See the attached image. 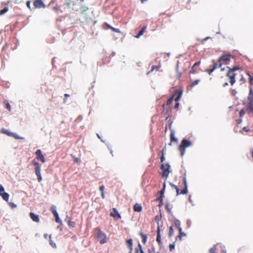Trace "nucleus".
<instances>
[{
  "instance_id": "f257e3e1",
  "label": "nucleus",
  "mask_w": 253,
  "mask_h": 253,
  "mask_svg": "<svg viewBox=\"0 0 253 253\" xmlns=\"http://www.w3.org/2000/svg\"><path fill=\"white\" fill-rule=\"evenodd\" d=\"M96 236L97 240L102 244L105 243L107 241L106 234L99 229L96 230Z\"/></svg>"
},
{
  "instance_id": "f03ea898",
  "label": "nucleus",
  "mask_w": 253,
  "mask_h": 253,
  "mask_svg": "<svg viewBox=\"0 0 253 253\" xmlns=\"http://www.w3.org/2000/svg\"><path fill=\"white\" fill-rule=\"evenodd\" d=\"M170 165L168 163L165 164H162L161 166V169L163 170L162 175L163 176L166 177V179L168 178L169 174L170 172Z\"/></svg>"
},
{
  "instance_id": "7ed1b4c3",
  "label": "nucleus",
  "mask_w": 253,
  "mask_h": 253,
  "mask_svg": "<svg viewBox=\"0 0 253 253\" xmlns=\"http://www.w3.org/2000/svg\"><path fill=\"white\" fill-rule=\"evenodd\" d=\"M33 164L35 167V173L37 176L38 180L39 182H41L42 180V177L41 174V166L38 162L34 161H33Z\"/></svg>"
},
{
  "instance_id": "20e7f679",
  "label": "nucleus",
  "mask_w": 253,
  "mask_h": 253,
  "mask_svg": "<svg viewBox=\"0 0 253 253\" xmlns=\"http://www.w3.org/2000/svg\"><path fill=\"white\" fill-rule=\"evenodd\" d=\"M231 57V55L230 54H223L219 58L217 62L220 63L223 62L225 64L227 65L230 61Z\"/></svg>"
},
{
  "instance_id": "39448f33",
  "label": "nucleus",
  "mask_w": 253,
  "mask_h": 253,
  "mask_svg": "<svg viewBox=\"0 0 253 253\" xmlns=\"http://www.w3.org/2000/svg\"><path fill=\"white\" fill-rule=\"evenodd\" d=\"M192 145V143L186 139H183L180 145L179 146V150H181V148L185 149L188 147L191 146Z\"/></svg>"
},
{
  "instance_id": "423d86ee",
  "label": "nucleus",
  "mask_w": 253,
  "mask_h": 253,
  "mask_svg": "<svg viewBox=\"0 0 253 253\" xmlns=\"http://www.w3.org/2000/svg\"><path fill=\"white\" fill-rule=\"evenodd\" d=\"M236 74L231 70L229 69L226 76L230 79V84L233 85L235 83V76Z\"/></svg>"
},
{
  "instance_id": "0eeeda50",
  "label": "nucleus",
  "mask_w": 253,
  "mask_h": 253,
  "mask_svg": "<svg viewBox=\"0 0 253 253\" xmlns=\"http://www.w3.org/2000/svg\"><path fill=\"white\" fill-rule=\"evenodd\" d=\"M1 132L3 133L4 134H5L9 136H11L16 139H19L21 138V137H19L17 134L12 132H10L9 130L4 129V128H2L1 130Z\"/></svg>"
},
{
  "instance_id": "6e6552de",
  "label": "nucleus",
  "mask_w": 253,
  "mask_h": 253,
  "mask_svg": "<svg viewBox=\"0 0 253 253\" xmlns=\"http://www.w3.org/2000/svg\"><path fill=\"white\" fill-rule=\"evenodd\" d=\"M0 196L5 201H8L9 195L7 193L4 192V189L1 184H0Z\"/></svg>"
},
{
  "instance_id": "1a4fd4ad",
  "label": "nucleus",
  "mask_w": 253,
  "mask_h": 253,
  "mask_svg": "<svg viewBox=\"0 0 253 253\" xmlns=\"http://www.w3.org/2000/svg\"><path fill=\"white\" fill-rule=\"evenodd\" d=\"M33 5L35 7V8H44L45 7V5L42 0H35L33 3Z\"/></svg>"
},
{
  "instance_id": "9d476101",
  "label": "nucleus",
  "mask_w": 253,
  "mask_h": 253,
  "mask_svg": "<svg viewBox=\"0 0 253 253\" xmlns=\"http://www.w3.org/2000/svg\"><path fill=\"white\" fill-rule=\"evenodd\" d=\"M35 154L36 155V158L39 161H41L43 163L45 162L44 156L42 155V151L40 149L37 150Z\"/></svg>"
},
{
  "instance_id": "9b49d317",
  "label": "nucleus",
  "mask_w": 253,
  "mask_h": 253,
  "mask_svg": "<svg viewBox=\"0 0 253 253\" xmlns=\"http://www.w3.org/2000/svg\"><path fill=\"white\" fill-rule=\"evenodd\" d=\"M156 241L158 242V244L161 246L162 244V242H161V234H160V227H158V229L157 230V238Z\"/></svg>"
},
{
  "instance_id": "f8f14e48",
  "label": "nucleus",
  "mask_w": 253,
  "mask_h": 253,
  "mask_svg": "<svg viewBox=\"0 0 253 253\" xmlns=\"http://www.w3.org/2000/svg\"><path fill=\"white\" fill-rule=\"evenodd\" d=\"M170 139L171 142L174 141L176 143L178 142V139L176 138L174 136V130L173 129H171V132L170 134Z\"/></svg>"
},
{
  "instance_id": "ddd939ff",
  "label": "nucleus",
  "mask_w": 253,
  "mask_h": 253,
  "mask_svg": "<svg viewBox=\"0 0 253 253\" xmlns=\"http://www.w3.org/2000/svg\"><path fill=\"white\" fill-rule=\"evenodd\" d=\"M113 211H114V213L111 212L110 215L113 216V217H115V218L118 217V218H121V215L119 213V212L117 211L116 209V208H114L113 209Z\"/></svg>"
},
{
  "instance_id": "4468645a",
  "label": "nucleus",
  "mask_w": 253,
  "mask_h": 253,
  "mask_svg": "<svg viewBox=\"0 0 253 253\" xmlns=\"http://www.w3.org/2000/svg\"><path fill=\"white\" fill-rule=\"evenodd\" d=\"M133 209L135 211L140 212L142 211V208L141 205L136 203L134 205Z\"/></svg>"
},
{
  "instance_id": "2eb2a0df",
  "label": "nucleus",
  "mask_w": 253,
  "mask_h": 253,
  "mask_svg": "<svg viewBox=\"0 0 253 253\" xmlns=\"http://www.w3.org/2000/svg\"><path fill=\"white\" fill-rule=\"evenodd\" d=\"M212 63H213L212 68L214 70H215L216 69H217L218 68L221 67L222 65V63H220V62L216 63L215 62L214 60L212 61Z\"/></svg>"
},
{
  "instance_id": "dca6fc26",
  "label": "nucleus",
  "mask_w": 253,
  "mask_h": 253,
  "mask_svg": "<svg viewBox=\"0 0 253 253\" xmlns=\"http://www.w3.org/2000/svg\"><path fill=\"white\" fill-rule=\"evenodd\" d=\"M126 243L128 245V247L130 249V250L132 251V240L131 239H129L126 241Z\"/></svg>"
},
{
  "instance_id": "f3484780",
  "label": "nucleus",
  "mask_w": 253,
  "mask_h": 253,
  "mask_svg": "<svg viewBox=\"0 0 253 253\" xmlns=\"http://www.w3.org/2000/svg\"><path fill=\"white\" fill-rule=\"evenodd\" d=\"M51 211L52 212V214L54 216L57 215L58 214L57 210H56V207L55 206L53 205L51 208Z\"/></svg>"
},
{
  "instance_id": "a211bd4d",
  "label": "nucleus",
  "mask_w": 253,
  "mask_h": 253,
  "mask_svg": "<svg viewBox=\"0 0 253 253\" xmlns=\"http://www.w3.org/2000/svg\"><path fill=\"white\" fill-rule=\"evenodd\" d=\"M247 110L253 112V102H248Z\"/></svg>"
},
{
  "instance_id": "6ab92c4d",
  "label": "nucleus",
  "mask_w": 253,
  "mask_h": 253,
  "mask_svg": "<svg viewBox=\"0 0 253 253\" xmlns=\"http://www.w3.org/2000/svg\"><path fill=\"white\" fill-rule=\"evenodd\" d=\"M3 104L5 105L6 109L9 111H11L10 105L7 100H5L3 101Z\"/></svg>"
},
{
  "instance_id": "aec40b11",
  "label": "nucleus",
  "mask_w": 253,
  "mask_h": 253,
  "mask_svg": "<svg viewBox=\"0 0 253 253\" xmlns=\"http://www.w3.org/2000/svg\"><path fill=\"white\" fill-rule=\"evenodd\" d=\"M174 223L176 228H178L179 227H180L181 223H180V221L179 220L175 218L174 219Z\"/></svg>"
},
{
  "instance_id": "412c9836",
  "label": "nucleus",
  "mask_w": 253,
  "mask_h": 253,
  "mask_svg": "<svg viewBox=\"0 0 253 253\" xmlns=\"http://www.w3.org/2000/svg\"><path fill=\"white\" fill-rule=\"evenodd\" d=\"M49 244L51 247H52L53 248H56V244L51 240V235H50L49 236Z\"/></svg>"
},
{
  "instance_id": "4be33fe9",
  "label": "nucleus",
  "mask_w": 253,
  "mask_h": 253,
  "mask_svg": "<svg viewBox=\"0 0 253 253\" xmlns=\"http://www.w3.org/2000/svg\"><path fill=\"white\" fill-rule=\"evenodd\" d=\"M138 246L139 248V250L136 249V253H144V251L142 250V248L140 243H138Z\"/></svg>"
},
{
  "instance_id": "5701e85b",
  "label": "nucleus",
  "mask_w": 253,
  "mask_h": 253,
  "mask_svg": "<svg viewBox=\"0 0 253 253\" xmlns=\"http://www.w3.org/2000/svg\"><path fill=\"white\" fill-rule=\"evenodd\" d=\"M33 221L37 222H39L40 221V219L38 215L34 214V213H33Z\"/></svg>"
},
{
  "instance_id": "b1692460",
  "label": "nucleus",
  "mask_w": 253,
  "mask_h": 253,
  "mask_svg": "<svg viewBox=\"0 0 253 253\" xmlns=\"http://www.w3.org/2000/svg\"><path fill=\"white\" fill-rule=\"evenodd\" d=\"M177 93H178V94L175 99L176 101H177L180 98V97L182 94V90H179L177 91Z\"/></svg>"
},
{
  "instance_id": "393cba45",
  "label": "nucleus",
  "mask_w": 253,
  "mask_h": 253,
  "mask_svg": "<svg viewBox=\"0 0 253 253\" xmlns=\"http://www.w3.org/2000/svg\"><path fill=\"white\" fill-rule=\"evenodd\" d=\"M8 7H5L3 9H2L0 11V15H3L6 12H7L8 11Z\"/></svg>"
},
{
  "instance_id": "a878e982",
  "label": "nucleus",
  "mask_w": 253,
  "mask_h": 253,
  "mask_svg": "<svg viewBox=\"0 0 253 253\" xmlns=\"http://www.w3.org/2000/svg\"><path fill=\"white\" fill-rule=\"evenodd\" d=\"M173 234V229L172 228V226H170L169 229V238H171Z\"/></svg>"
},
{
  "instance_id": "bb28decb",
  "label": "nucleus",
  "mask_w": 253,
  "mask_h": 253,
  "mask_svg": "<svg viewBox=\"0 0 253 253\" xmlns=\"http://www.w3.org/2000/svg\"><path fill=\"white\" fill-rule=\"evenodd\" d=\"M166 182H164L163 183V188L161 189V190L159 192H160V194L161 195H164V193H165V189H166Z\"/></svg>"
},
{
  "instance_id": "cd10ccee",
  "label": "nucleus",
  "mask_w": 253,
  "mask_h": 253,
  "mask_svg": "<svg viewBox=\"0 0 253 253\" xmlns=\"http://www.w3.org/2000/svg\"><path fill=\"white\" fill-rule=\"evenodd\" d=\"M107 26L109 28L111 29V30H112L113 31L116 32V33H120V31L119 29H117V28H113L112 27V26H111L110 25L107 24Z\"/></svg>"
},
{
  "instance_id": "c85d7f7f",
  "label": "nucleus",
  "mask_w": 253,
  "mask_h": 253,
  "mask_svg": "<svg viewBox=\"0 0 253 253\" xmlns=\"http://www.w3.org/2000/svg\"><path fill=\"white\" fill-rule=\"evenodd\" d=\"M187 187H184V189L180 191V194L182 195L186 194L188 192Z\"/></svg>"
},
{
  "instance_id": "c756f323",
  "label": "nucleus",
  "mask_w": 253,
  "mask_h": 253,
  "mask_svg": "<svg viewBox=\"0 0 253 253\" xmlns=\"http://www.w3.org/2000/svg\"><path fill=\"white\" fill-rule=\"evenodd\" d=\"M68 224L69 226H70L72 228L74 227L75 225V223L74 221H72L69 219L68 221Z\"/></svg>"
},
{
  "instance_id": "7c9ffc66",
  "label": "nucleus",
  "mask_w": 253,
  "mask_h": 253,
  "mask_svg": "<svg viewBox=\"0 0 253 253\" xmlns=\"http://www.w3.org/2000/svg\"><path fill=\"white\" fill-rule=\"evenodd\" d=\"M200 82V80L198 79V80H195L194 81H193L191 84V86L192 87L198 84Z\"/></svg>"
},
{
  "instance_id": "2f4dec72",
  "label": "nucleus",
  "mask_w": 253,
  "mask_h": 253,
  "mask_svg": "<svg viewBox=\"0 0 253 253\" xmlns=\"http://www.w3.org/2000/svg\"><path fill=\"white\" fill-rule=\"evenodd\" d=\"M175 248V243H173L172 244H170L169 245V249L170 251H172Z\"/></svg>"
},
{
  "instance_id": "473e14b6",
  "label": "nucleus",
  "mask_w": 253,
  "mask_h": 253,
  "mask_svg": "<svg viewBox=\"0 0 253 253\" xmlns=\"http://www.w3.org/2000/svg\"><path fill=\"white\" fill-rule=\"evenodd\" d=\"M227 69H230V70H231L232 71H233L234 72L236 71H237L239 69H240V68L239 67H235L233 68H230L229 67H226Z\"/></svg>"
},
{
  "instance_id": "72a5a7b5",
  "label": "nucleus",
  "mask_w": 253,
  "mask_h": 253,
  "mask_svg": "<svg viewBox=\"0 0 253 253\" xmlns=\"http://www.w3.org/2000/svg\"><path fill=\"white\" fill-rule=\"evenodd\" d=\"M55 217V221L57 223H61L62 222V221L59 218V215H55L54 216Z\"/></svg>"
},
{
  "instance_id": "f704fd0d",
  "label": "nucleus",
  "mask_w": 253,
  "mask_h": 253,
  "mask_svg": "<svg viewBox=\"0 0 253 253\" xmlns=\"http://www.w3.org/2000/svg\"><path fill=\"white\" fill-rule=\"evenodd\" d=\"M142 242L145 244L146 241H147V237L146 235H142Z\"/></svg>"
},
{
  "instance_id": "c9c22d12",
  "label": "nucleus",
  "mask_w": 253,
  "mask_h": 253,
  "mask_svg": "<svg viewBox=\"0 0 253 253\" xmlns=\"http://www.w3.org/2000/svg\"><path fill=\"white\" fill-rule=\"evenodd\" d=\"M166 209L167 211L169 213H171V209L169 208V204L167 203L166 205Z\"/></svg>"
},
{
  "instance_id": "e433bc0d",
  "label": "nucleus",
  "mask_w": 253,
  "mask_h": 253,
  "mask_svg": "<svg viewBox=\"0 0 253 253\" xmlns=\"http://www.w3.org/2000/svg\"><path fill=\"white\" fill-rule=\"evenodd\" d=\"M143 34H144V33H143L141 30H140V31L139 32L138 34L137 35H136V36H135V37L136 38H137V39H138V38H139L140 37V36H141L142 35H143Z\"/></svg>"
},
{
  "instance_id": "4c0bfd02",
  "label": "nucleus",
  "mask_w": 253,
  "mask_h": 253,
  "mask_svg": "<svg viewBox=\"0 0 253 253\" xmlns=\"http://www.w3.org/2000/svg\"><path fill=\"white\" fill-rule=\"evenodd\" d=\"M163 197L164 195L160 194V196L157 198L156 200L162 203V202H163Z\"/></svg>"
},
{
  "instance_id": "58836bf2",
  "label": "nucleus",
  "mask_w": 253,
  "mask_h": 253,
  "mask_svg": "<svg viewBox=\"0 0 253 253\" xmlns=\"http://www.w3.org/2000/svg\"><path fill=\"white\" fill-rule=\"evenodd\" d=\"M173 101V96L169 98L167 101V105H170Z\"/></svg>"
},
{
  "instance_id": "ea45409f",
  "label": "nucleus",
  "mask_w": 253,
  "mask_h": 253,
  "mask_svg": "<svg viewBox=\"0 0 253 253\" xmlns=\"http://www.w3.org/2000/svg\"><path fill=\"white\" fill-rule=\"evenodd\" d=\"M216 245H215L213 248H211L210 249V253H216L215 252V247H216Z\"/></svg>"
},
{
  "instance_id": "a19ab883",
  "label": "nucleus",
  "mask_w": 253,
  "mask_h": 253,
  "mask_svg": "<svg viewBox=\"0 0 253 253\" xmlns=\"http://www.w3.org/2000/svg\"><path fill=\"white\" fill-rule=\"evenodd\" d=\"M239 114L240 117H243L244 116V115L245 114V111L244 109H242L240 111Z\"/></svg>"
},
{
  "instance_id": "79ce46f5",
  "label": "nucleus",
  "mask_w": 253,
  "mask_h": 253,
  "mask_svg": "<svg viewBox=\"0 0 253 253\" xmlns=\"http://www.w3.org/2000/svg\"><path fill=\"white\" fill-rule=\"evenodd\" d=\"M249 102H253V95H249L248 97Z\"/></svg>"
},
{
  "instance_id": "37998d69",
  "label": "nucleus",
  "mask_w": 253,
  "mask_h": 253,
  "mask_svg": "<svg viewBox=\"0 0 253 253\" xmlns=\"http://www.w3.org/2000/svg\"><path fill=\"white\" fill-rule=\"evenodd\" d=\"M183 183H184V187H187V181H186V177L184 176L183 178Z\"/></svg>"
},
{
  "instance_id": "c03bdc74",
  "label": "nucleus",
  "mask_w": 253,
  "mask_h": 253,
  "mask_svg": "<svg viewBox=\"0 0 253 253\" xmlns=\"http://www.w3.org/2000/svg\"><path fill=\"white\" fill-rule=\"evenodd\" d=\"M214 70L213 69V68L211 69H206V72H208L210 75L211 74Z\"/></svg>"
},
{
  "instance_id": "a18cd8bd",
  "label": "nucleus",
  "mask_w": 253,
  "mask_h": 253,
  "mask_svg": "<svg viewBox=\"0 0 253 253\" xmlns=\"http://www.w3.org/2000/svg\"><path fill=\"white\" fill-rule=\"evenodd\" d=\"M69 96V94L66 93L64 94V102H66V100L67 99V98Z\"/></svg>"
},
{
  "instance_id": "49530a36",
  "label": "nucleus",
  "mask_w": 253,
  "mask_h": 253,
  "mask_svg": "<svg viewBox=\"0 0 253 253\" xmlns=\"http://www.w3.org/2000/svg\"><path fill=\"white\" fill-rule=\"evenodd\" d=\"M155 68L157 69V70H158V67L157 66H153L152 67V69L151 70V71H149L148 72V74L150 73V72H152Z\"/></svg>"
},
{
  "instance_id": "de8ad7c7",
  "label": "nucleus",
  "mask_w": 253,
  "mask_h": 253,
  "mask_svg": "<svg viewBox=\"0 0 253 253\" xmlns=\"http://www.w3.org/2000/svg\"><path fill=\"white\" fill-rule=\"evenodd\" d=\"M182 236H186V234L183 232H182L181 233H180L178 236V237L179 238L180 240H181Z\"/></svg>"
},
{
  "instance_id": "09e8293b",
  "label": "nucleus",
  "mask_w": 253,
  "mask_h": 253,
  "mask_svg": "<svg viewBox=\"0 0 253 253\" xmlns=\"http://www.w3.org/2000/svg\"><path fill=\"white\" fill-rule=\"evenodd\" d=\"M185 149H184V148H181V150H180L181 151V156L182 157L183 156V155H184L185 154Z\"/></svg>"
},
{
  "instance_id": "8fccbe9b",
  "label": "nucleus",
  "mask_w": 253,
  "mask_h": 253,
  "mask_svg": "<svg viewBox=\"0 0 253 253\" xmlns=\"http://www.w3.org/2000/svg\"><path fill=\"white\" fill-rule=\"evenodd\" d=\"M160 160H161V163H163L165 161V157H164V154L163 153L162 154V156H161V157L160 158Z\"/></svg>"
},
{
  "instance_id": "3c124183",
  "label": "nucleus",
  "mask_w": 253,
  "mask_h": 253,
  "mask_svg": "<svg viewBox=\"0 0 253 253\" xmlns=\"http://www.w3.org/2000/svg\"><path fill=\"white\" fill-rule=\"evenodd\" d=\"M169 184H170V186H171L172 188H174V189H176V188H177V186L176 185H175V184H172V183H169Z\"/></svg>"
},
{
  "instance_id": "603ef678",
  "label": "nucleus",
  "mask_w": 253,
  "mask_h": 253,
  "mask_svg": "<svg viewBox=\"0 0 253 253\" xmlns=\"http://www.w3.org/2000/svg\"><path fill=\"white\" fill-rule=\"evenodd\" d=\"M176 190V195H178L179 194H180V190L177 187L176 188V189H175Z\"/></svg>"
},
{
  "instance_id": "864d4df0",
  "label": "nucleus",
  "mask_w": 253,
  "mask_h": 253,
  "mask_svg": "<svg viewBox=\"0 0 253 253\" xmlns=\"http://www.w3.org/2000/svg\"><path fill=\"white\" fill-rule=\"evenodd\" d=\"M104 186L103 185H102V186H100V187H99V190L101 192H104Z\"/></svg>"
},
{
  "instance_id": "5fc2aeb1",
  "label": "nucleus",
  "mask_w": 253,
  "mask_h": 253,
  "mask_svg": "<svg viewBox=\"0 0 253 253\" xmlns=\"http://www.w3.org/2000/svg\"><path fill=\"white\" fill-rule=\"evenodd\" d=\"M179 103L176 101V102L174 105V109H177L179 107Z\"/></svg>"
},
{
  "instance_id": "6e6d98bb",
  "label": "nucleus",
  "mask_w": 253,
  "mask_h": 253,
  "mask_svg": "<svg viewBox=\"0 0 253 253\" xmlns=\"http://www.w3.org/2000/svg\"><path fill=\"white\" fill-rule=\"evenodd\" d=\"M200 61L197 62H196V63L194 64V65H193V67H196V66H199V65H200Z\"/></svg>"
},
{
  "instance_id": "4d7b16f0",
  "label": "nucleus",
  "mask_w": 253,
  "mask_h": 253,
  "mask_svg": "<svg viewBox=\"0 0 253 253\" xmlns=\"http://www.w3.org/2000/svg\"><path fill=\"white\" fill-rule=\"evenodd\" d=\"M30 4H31V2H30V1H29H29H28L27 2V3H26V4H27V7H28L29 8H30H30H31V7H30Z\"/></svg>"
},
{
  "instance_id": "13d9d810",
  "label": "nucleus",
  "mask_w": 253,
  "mask_h": 253,
  "mask_svg": "<svg viewBox=\"0 0 253 253\" xmlns=\"http://www.w3.org/2000/svg\"><path fill=\"white\" fill-rule=\"evenodd\" d=\"M194 67H192V70L190 71V73H193V74H195L196 73V71H195V70L194 69Z\"/></svg>"
},
{
  "instance_id": "bf43d9fd",
  "label": "nucleus",
  "mask_w": 253,
  "mask_h": 253,
  "mask_svg": "<svg viewBox=\"0 0 253 253\" xmlns=\"http://www.w3.org/2000/svg\"><path fill=\"white\" fill-rule=\"evenodd\" d=\"M253 95V90L251 88H250V93H249V95Z\"/></svg>"
},
{
  "instance_id": "052dcab7",
  "label": "nucleus",
  "mask_w": 253,
  "mask_h": 253,
  "mask_svg": "<svg viewBox=\"0 0 253 253\" xmlns=\"http://www.w3.org/2000/svg\"><path fill=\"white\" fill-rule=\"evenodd\" d=\"M147 28V26H144L142 28V29L141 30L143 33H144L145 32V30Z\"/></svg>"
},
{
  "instance_id": "680f3d73",
  "label": "nucleus",
  "mask_w": 253,
  "mask_h": 253,
  "mask_svg": "<svg viewBox=\"0 0 253 253\" xmlns=\"http://www.w3.org/2000/svg\"><path fill=\"white\" fill-rule=\"evenodd\" d=\"M147 28V26H144L142 28V29L141 30L143 33H144L145 32V30Z\"/></svg>"
},
{
  "instance_id": "e2e57ef3",
  "label": "nucleus",
  "mask_w": 253,
  "mask_h": 253,
  "mask_svg": "<svg viewBox=\"0 0 253 253\" xmlns=\"http://www.w3.org/2000/svg\"><path fill=\"white\" fill-rule=\"evenodd\" d=\"M243 129L246 131H249L250 129L247 127H244Z\"/></svg>"
},
{
  "instance_id": "0e129e2a",
  "label": "nucleus",
  "mask_w": 253,
  "mask_h": 253,
  "mask_svg": "<svg viewBox=\"0 0 253 253\" xmlns=\"http://www.w3.org/2000/svg\"><path fill=\"white\" fill-rule=\"evenodd\" d=\"M187 224L188 225V226H190V224H191V221L190 220H188L187 221Z\"/></svg>"
},
{
  "instance_id": "69168bd1",
  "label": "nucleus",
  "mask_w": 253,
  "mask_h": 253,
  "mask_svg": "<svg viewBox=\"0 0 253 253\" xmlns=\"http://www.w3.org/2000/svg\"><path fill=\"white\" fill-rule=\"evenodd\" d=\"M172 122H170L169 124V129L171 130V129H172Z\"/></svg>"
},
{
  "instance_id": "338daca9",
  "label": "nucleus",
  "mask_w": 253,
  "mask_h": 253,
  "mask_svg": "<svg viewBox=\"0 0 253 253\" xmlns=\"http://www.w3.org/2000/svg\"><path fill=\"white\" fill-rule=\"evenodd\" d=\"M248 74V75L250 77V82H252V80L253 79V77L251 76L249 74Z\"/></svg>"
},
{
  "instance_id": "774afa93",
  "label": "nucleus",
  "mask_w": 253,
  "mask_h": 253,
  "mask_svg": "<svg viewBox=\"0 0 253 253\" xmlns=\"http://www.w3.org/2000/svg\"><path fill=\"white\" fill-rule=\"evenodd\" d=\"M232 93L233 95H235L236 93V91L235 90H233L232 91Z\"/></svg>"
}]
</instances>
